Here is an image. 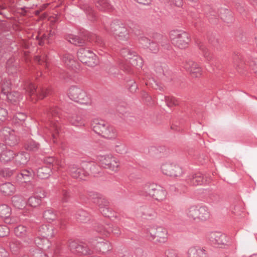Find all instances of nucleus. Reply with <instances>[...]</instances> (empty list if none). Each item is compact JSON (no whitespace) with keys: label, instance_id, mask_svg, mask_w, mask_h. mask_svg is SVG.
<instances>
[{"label":"nucleus","instance_id":"nucleus-36","mask_svg":"<svg viewBox=\"0 0 257 257\" xmlns=\"http://www.w3.org/2000/svg\"><path fill=\"white\" fill-rule=\"evenodd\" d=\"M26 91L30 96H32L33 94H35L36 92H37V90H36V89L35 85L32 83L30 84L28 86Z\"/></svg>","mask_w":257,"mask_h":257},{"label":"nucleus","instance_id":"nucleus-6","mask_svg":"<svg viewBox=\"0 0 257 257\" xmlns=\"http://www.w3.org/2000/svg\"><path fill=\"white\" fill-rule=\"evenodd\" d=\"M77 55L79 60L88 66L93 67L98 63L96 55L89 50L80 48Z\"/></svg>","mask_w":257,"mask_h":257},{"label":"nucleus","instance_id":"nucleus-21","mask_svg":"<svg viewBox=\"0 0 257 257\" xmlns=\"http://www.w3.org/2000/svg\"><path fill=\"white\" fill-rule=\"evenodd\" d=\"M15 156V154L13 151L6 150L3 151L1 154V160L4 162H7L13 159Z\"/></svg>","mask_w":257,"mask_h":257},{"label":"nucleus","instance_id":"nucleus-11","mask_svg":"<svg viewBox=\"0 0 257 257\" xmlns=\"http://www.w3.org/2000/svg\"><path fill=\"white\" fill-rule=\"evenodd\" d=\"M2 134L5 138L6 141L10 146L15 145L18 139L14 132L10 128H5L2 131Z\"/></svg>","mask_w":257,"mask_h":257},{"label":"nucleus","instance_id":"nucleus-28","mask_svg":"<svg viewBox=\"0 0 257 257\" xmlns=\"http://www.w3.org/2000/svg\"><path fill=\"white\" fill-rule=\"evenodd\" d=\"M59 129L60 126L58 123L55 122L51 123L50 130L52 133L54 139L55 138L56 135L58 133Z\"/></svg>","mask_w":257,"mask_h":257},{"label":"nucleus","instance_id":"nucleus-57","mask_svg":"<svg viewBox=\"0 0 257 257\" xmlns=\"http://www.w3.org/2000/svg\"><path fill=\"white\" fill-rule=\"evenodd\" d=\"M39 45H42V42L41 41L39 42Z\"/></svg>","mask_w":257,"mask_h":257},{"label":"nucleus","instance_id":"nucleus-17","mask_svg":"<svg viewBox=\"0 0 257 257\" xmlns=\"http://www.w3.org/2000/svg\"><path fill=\"white\" fill-rule=\"evenodd\" d=\"M0 189L1 192L6 195H12L15 192V186L10 183L2 185Z\"/></svg>","mask_w":257,"mask_h":257},{"label":"nucleus","instance_id":"nucleus-44","mask_svg":"<svg viewBox=\"0 0 257 257\" xmlns=\"http://www.w3.org/2000/svg\"><path fill=\"white\" fill-rule=\"evenodd\" d=\"M72 123L75 125L84 126V121L81 118L78 117L76 120L72 121Z\"/></svg>","mask_w":257,"mask_h":257},{"label":"nucleus","instance_id":"nucleus-30","mask_svg":"<svg viewBox=\"0 0 257 257\" xmlns=\"http://www.w3.org/2000/svg\"><path fill=\"white\" fill-rule=\"evenodd\" d=\"M96 6L102 10H104L108 7V3L106 0H96Z\"/></svg>","mask_w":257,"mask_h":257},{"label":"nucleus","instance_id":"nucleus-13","mask_svg":"<svg viewBox=\"0 0 257 257\" xmlns=\"http://www.w3.org/2000/svg\"><path fill=\"white\" fill-rule=\"evenodd\" d=\"M111 28L114 34L117 36L119 40H123L128 38L127 30L123 25H113Z\"/></svg>","mask_w":257,"mask_h":257},{"label":"nucleus","instance_id":"nucleus-15","mask_svg":"<svg viewBox=\"0 0 257 257\" xmlns=\"http://www.w3.org/2000/svg\"><path fill=\"white\" fill-rule=\"evenodd\" d=\"M189 257H207L205 251L197 246H192L188 249Z\"/></svg>","mask_w":257,"mask_h":257},{"label":"nucleus","instance_id":"nucleus-4","mask_svg":"<svg viewBox=\"0 0 257 257\" xmlns=\"http://www.w3.org/2000/svg\"><path fill=\"white\" fill-rule=\"evenodd\" d=\"M148 236L151 239L160 243H164L168 239L167 230L162 226H153L147 229Z\"/></svg>","mask_w":257,"mask_h":257},{"label":"nucleus","instance_id":"nucleus-7","mask_svg":"<svg viewBox=\"0 0 257 257\" xmlns=\"http://www.w3.org/2000/svg\"><path fill=\"white\" fill-rule=\"evenodd\" d=\"M161 170L164 174L171 177H180L183 174L182 169L179 165L170 162L163 163Z\"/></svg>","mask_w":257,"mask_h":257},{"label":"nucleus","instance_id":"nucleus-5","mask_svg":"<svg viewBox=\"0 0 257 257\" xmlns=\"http://www.w3.org/2000/svg\"><path fill=\"white\" fill-rule=\"evenodd\" d=\"M146 192L158 201H163L166 198L167 192L161 186L155 184H146L144 187Z\"/></svg>","mask_w":257,"mask_h":257},{"label":"nucleus","instance_id":"nucleus-48","mask_svg":"<svg viewBox=\"0 0 257 257\" xmlns=\"http://www.w3.org/2000/svg\"><path fill=\"white\" fill-rule=\"evenodd\" d=\"M0 257H8V252L2 247H0Z\"/></svg>","mask_w":257,"mask_h":257},{"label":"nucleus","instance_id":"nucleus-45","mask_svg":"<svg viewBox=\"0 0 257 257\" xmlns=\"http://www.w3.org/2000/svg\"><path fill=\"white\" fill-rule=\"evenodd\" d=\"M26 118V116L24 114L22 113H18L15 116L16 120H18L20 121H22L25 120Z\"/></svg>","mask_w":257,"mask_h":257},{"label":"nucleus","instance_id":"nucleus-8","mask_svg":"<svg viewBox=\"0 0 257 257\" xmlns=\"http://www.w3.org/2000/svg\"><path fill=\"white\" fill-rule=\"evenodd\" d=\"M69 98L78 103L86 104L89 103L86 93L82 89L76 86H72L68 91Z\"/></svg>","mask_w":257,"mask_h":257},{"label":"nucleus","instance_id":"nucleus-26","mask_svg":"<svg viewBox=\"0 0 257 257\" xmlns=\"http://www.w3.org/2000/svg\"><path fill=\"white\" fill-rule=\"evenodd\" d=\"M62 61L67 66L69 67H72L75 63V60L73 59V57L68 54L63 55Z\"/></svg>","mask_w":257,"mask_h":257},{"label":"nucleus","instance_id":"nucleus-10","mask_svg":"<svg viewBox=\"0 0 257 257\" xmlns=\"http://www.w3.org/2000/svg\"><path fill=\"white\" fill-rule=\"evenodd\" d=\"M184 67L193 78L199 77L202 75L201 68L194 61H188L186 62Z\"/></svg>","mask_w":257,"mask_h":257},{"label":"nucleus","instance_id":"nucleus-34","mask_svg":"<svg viewBox=\"0 0 257 257\" xmlns=\"http://www.w3.org/2000/svg\"><path fill=\"white\" fill-rule=\"evenodd\" d=\"M21 244L18 241L12 242L10 244V249L14 253L17 252L21 248Z\"/></svg>","mask_w":257,"mask_h":257},{"label":"nucleus","instance_id":"nucleus-2","mask_svg":"<svg viewBox=\"0 0 257 257\" xmlns=\"http://www.w3.org/2000/svg\"><path fill=\"white\" fill-rule=\"evenodd\" d=\"M97 160L100 166L110 171L117 172L120 169V162L115 157L111 155H100Z\"/></svg>","mask_w":257,"mask_h":257},{"label":"nucleus","instance_id":"nucleus-24","mask_svg":"<svg viewBox=\"0 0 257 257\" xmlns=\"http://www.w3.org/2000/svg\"><path fill=\"white\" fill-rule=\"evenodd\" d=\"M44 197L45 195L44 194H43V196L37 195L31 197L28 200V204L32 207H37L41 203V198Z\"/></svg>","mask_w":257,"mask_h":257},{"label":"nucleus","instance_id":"nucleus-49","mask_svg":"<svg viewBox=\"0 0 257 257\" xmlns=\"http://www.w3.org/2000/svg\"><path fill=\"white\" fill-rule=\"evenodd\" d=\"M2 174L4 176H10L12 175V173L11 172H8L7 170H2L1 171Z\"/></svg>","mask_w":257,"mask_h":257},{"label":"nucleus","instance_id":"nucleus-42","mask_svg":"<svg viewBox=\"0 0 257 257\" xmlns=\"http://www.w3.org/2000/svg\"><path fill=\"white\" fill-rule=\"evenodd\" d=\"M132 63L133 65H135L136 66H138L140 67H142V60L140 58H136L135 59H132Z\"/></svg>","mask_w":257,"mask_h":257},{"label":"nucleus","instance_id":"nucleus-54","mask_svg":"<svg viewBox=\"0 0 257 257\" xmlns=\"http://www.w3.org/2000/svg\"><path fill=\"white\" fill-rule=\"evenodd\" d=\"M4 149V146L3 145H1L0 144V153L2 152V151H3Z\"/></svg>","mask_w":257,"mask_h":257},{"label":"nucleus","instance_id":"nucleus-47","mask_svg":"<svg viewBox=\"0 0 257 257\" xmlns=\"http://www.w3.org/2000/svg\"><path fill=\"white\" fill-rule=\"evenodd\" d=\"M130 85V91L132 92L136 91V90L137 89V85L136 82H135L134 81H131Z\"/></svg>","mask_w":257,"mask_h":257},{"label":"nucleus","instance_id":"nucleus-52","mask_svg":"<svg viewBox=\"0 0 257 257\" xmlns=\"http://www.w3.org/2000/svg\"><path fill=\"white\" fill-rule=\"evenodd\" d=\"M58 112L55 109H53L51 111V113L52 114V115H55L56 113H57Z\"/></svg>","mask_w":257,"mask_h":257},{"label":"nucleus","instance_id":"nucleus-35","mask_svg":"<svg viewBox=\"0 0 257 257\" xmlns=\"http://www.w3.org/2000/svg\"><path fill=\"white\" fill-rule=\"evenodd\" d=\"M199 49L201 51L202 54L204 57H205L207 60L211 59L210 53L205 46L201 45L200 46Z\"/></svg>","mask_w":257,"mask_h":257},{"label":"nucleus","instance_id":"nucleus-18","mask_svg":"<svg viewBox=\"0 0 257 257\" xmlns=\"http://www.w3.org/2000/svg\"><path fill=\"white\" fill-rule=\"evenodd\" d=\"M9 88L8 87L6 89L5 88H2V93L6 94L7 98L12 102H15L19 99L20 95L18 92H9Z\"/></svg>","mask_w":257,"mask_h":257},{"label":"nucleus","instance_id":"nucleus-40","mask_svg":"<svg viewBox=\"0 0 257 257\" xmlns=\"http://www.w3.org/2000/svg\"><path fill=\"white\" fill-rule=\"evenodd\" d=\"M7 114V111L5 109L0 108V122L6 119Z\"/></svg>","mask_w":257,"mask_h":257},{"label":"nucleus","instance_id":"nucleus-53","mask_svg":"<svg viewBox=\"0 0 257 257\" xmlns=\"http://www.w3.org/2000/svg\"><path fill=\"white\" fill-rule=\"evenodd\" d=\"M136 1L141 4H145V3L147 2V0H136Z\"/></svg>","mask_w":257,"mask_h":257},{"label":"nucleus","instance_id":"nucleus-31","mask_svg":"<svg viewBox=\"0 0 257 257\" xmlns=\"http://www.w3.org/2000/svg\"><path fill=\"white\" fill-rule=\"evenodd\" d=\"M48 90L47 89L39 88L37 91V96L39 99H43L48 94Z\"/></svg>","mask_w":257,"mask_h":257},{"label":"nucleus","instance_id":"nucleus-33","mask_svg":"<svg viewBox=\"0 0 257 257\" xmlns=\"http://www.w3.org/2000/svg\"><path fill=\"white\" fill-rule=\"evenodd\" d=\"M15 232L17 236H22L26 232V228L24 226L20 225L15 229Z\"/></svg>","mask_w":257,"mask_h":257},{"label":"nucleus","instance_id":"nucleus-16","mask_svg":"<svg viewBox=\"0 0 257 257\" xmlns=\"http://www.w3.org/2000/svg\"><path fill=\"white\" fill-rule=\"evenodd\" d=\"M117 135L116 130L113 126L108 124L102 137L106 139H112L115 138Z\"/></svg>","mask_w":257,"mask_h":257},{"label":"nucleus","instance_id":"nucleus-12","mask_svg":"<svg viewBox=\"0 0 257 257\" xmlns=\"http://www.w3.org/2000/svg\"><path fill=\"white\" fill-rule=\"evenodd\" d=\"M91 125L93 131L101 137L108 125V124L103 120L97 119L93 120Z\"/></svg>","mask_w":257,"mask_h":257},{"label":"nucleus","instance_id":"nucleus-20","mask_svg":"<svg viewBox=\"0 0 257 257\" xmlns=\"http://www.w3.org/2000/svg\"><path fill=\"white\" fill-rule=\"evenodd\" d=\"M29 160V156L27 153H22L16 157V163L18 165H24Z\"/></svg>","mask_w":257,"mask_h":257},{"label":"nucleus","instance_id":"nucleus-9","mask_svg":"<svg viewBox=\"0 0 257 257\" xmlns=\"http://www.w3.org/2000/svg\"><path fill=\"white\" fill-rule=\"evenodd\" d=\"M52 229L47 225H43L39 229V235L44 238L38 237L35 240V243L38 245L44 247L48 244V240L46 238L53 235Z\"/></svg>","mask_w":257,"mask_h":257},{"label":"nucleus","instance_id":"nucleus-25","mask_svg":"<svg viewBox=\"0 0 257 257\" xmlns=\"http://www.w3.org/2000/svg\"><path fill=\"white\" fill-rule=\"evenodd\" d=\"M11 214L10 208L6 204H3L0 206V216L3 218H7Z\"/></svg>","mask_w":257,"mask_h":257},{"label":"nucleus","instance_id":"nucleus-1","mask_svg":"<svg viewBox=\"0 0 257 257\" xmlns=\"http://www.w3.org/2000/svg\"><path fill=\"white\" fill-rule=\"evenodd\" d=\"M186 215L190 219L197 222L205 221L210 216L207 208L199 205H193L188 207L186 210Z\"/></svg>","mask_w":257,"mask_h":257},{"label":"nucleus","instance_id":"nucleus-29","mask_svg":"<svg viewBox=\"0 0 257 257\" xmlns=\"http://www.w3.org/2000/svg\"><path fill=\"white\" fill-rule=\"evenodd\" d=\"M75 243H73V244L71 245V247L72 249L74 248V245ZM76 251L78 252H80L83 254H86L87 253H89L88 251H87L86 249L84 248L83 246L80 245H77L76 246H75Z\"/></svg>","mask_w":257,"mask_h":257},{"label":"nucleus","instance_id":"nucleus-39","mask_svg":"<svg viewBox=\"0 0 257 257\" xmlns=\"http://www.w3.org/2000/svg\"><path fill=\"white\" fill-rule=\"evenodd\" d=\"M39 148V145L35 142H31L27 146V149L30 151H36Z\"/></svg>","mask_w":257,"mask_h":257},{"label":"nucleus","instance_id":"nucleus-56","mask_svg":"<svg viewBox=\"0 0 257 257\" xmlns=\"http://www.w3.org/2000/svg\"><path fill=\"white\" fill-rule=\"evenodd\" d=\"M54 33H52L51 31L49 33V35L50 36L53 35Z\"/></svg>","mask_w":257,"mask_h":257},{"label":"nucleus","instance_id":"nucleus-27","mask_svg":"<svg viewBox=\"0 0 257 257\" xmlns=\"http://www.w3.org/2000/svg\"><path fill=\"white\" fill-rule=\"evenodd\" d=\"M67 40L71 44L75 45H80L83 43V41L80 39L78 37L74 35L69 36Z\"/></svg>","mask_w":257,"mask_h":257},{"label":"nucleus","instance_id":"nucleus-55","mask_svg":"<svg viewBox=\"0 0 257 257\" xmlns=\"http://www.w3.org/2000/svg\"><path fill=\"white\" fill-rule=\"evenodd\" d=\"M48 5V4H45V5H44L43 6V9H44L45 8H46L47 6Z\"/></svg>","mask_w":257,"mask_h":257},{"label":"nucleus","instance_id":"nucleus-50","mask_svg":"<svg viewBox=\"0 0 257 257\" xmlns=\"http://www.w3.org/2000/svg\"><path fill=\"white\" fill-rule=\"evenodd\" d=\"M37 37H40L41 39H42L43 40H45L47 39V34H44L41 36V33H40Z\"/></svg>","mask_w":257,"mask_h":257},{"label":"nucleus","instance_id":"nucleus-32","mask_svg":"<svg viewBox=\"0 0 257 257\" xmlns=\"http://www.w3.org/2000/svg\"><path fill=\"white\" fill-rule=\"evenodd\" d=\"M44 161L46 164H52L53 166L54 167L53 168V169H58V167H55V165H58V162L56 161L53 157H47L45 159Z\"/></svg>","mask_w":257,"mask_h":257},{"label":"nucleus","instance_id":"nucleus-41","mask_svg":"<svg viewBox=\"0 0 257 257\" xmlns=\"http://www.w3.org/2000/svg\"><path fill=\"white\" fill-rule=\"evenodd\" d=\"M44 217L48 220H53L55 218V215L53 214L52 211L48 210L44 213Z\"/></svg>","mask_w":257,"mask_h":257},{"label":"nucleus","instance_id":"nucleus-19","mask_svg":"<svg viewBox=\"0 0 257 257\" xmlns=\"http://www.w3.org/2000/svg\"><path fill=\"white\" fill-rule=\"evenodd\" d=\"M33 173L28 170H23L18 175V181L21 182L29 181L33 177Z\"/></svg>","mask_w":257,"mask_h":257},{"label":"nucleus","instance_id":"nucleus-43","mask_svg":"<svg viewBox=\"0 0 257 257\" xmlns=\"http://www.w3.org/2000/svg\"><path fill=\"white\" fill-rule=\"evenodd\" d=\"M225 238V236L223 235H221L218 234L215 238L216 242L218 244H224L223 239Z\"/></svg>","mask_w":257,"mask_h":257},{"label":"nucleus","instance_id":"nucleus-37","mask_svg":"<svg viewBox=\"0 0 257 257\" xmlns=\"http://www.w3.org/2000/svg\"><path fill=\"white\" fill-rule=\"evenodd\" d=\"M9 233V229L6 226H0V237L7 235Z\"/></svg>","mask_w":257,"mask_h":257},{"label":"nucleus","instance_id":"nucleus-3","mask_svg":"<svg viewBox=\"0 0 257 257\" xmlns=\"http://www.w3.org/2000/svg\"><path fill=\"white\" fill-rule=\"evenodd\" d=\"M170 38L172 44L180 48L187 47L190 41L188 34L181 30L172 31Z\"/></svg>","mask_w":257,"mask_h":257},{"label":"nucleus","instance_id":"nucleus-51","mask_svg":"<svg viewBox=\"0 0 257 257\" xmlns=\"http://www.w3.org/2000/svg\"><path fill=\"white\" fill-rule=\"evenodd\" d=\"M142 41H147V42H148V43H149V46H147V45H146V46H147V47H150V49H151V48H152V47H151V43L150 42V40H148L147 39L144 38V39H142Z\"/></svg>","mask_w":257,"mask_h":257},{"label":"nucleus","instance_id":"nucleus-38","mask_svg":"<svg viewBox=\"0 0 257 257\" xmlns=\"http://www.w3.org/2000/svg\"><path fill=\"white\" fill-rule=\"evenodd\" d=\"M165 100L166 103H167V105L169 106H172L173 105H176L177 104L176 102L175 99L173 97L166 96Z\"/></svg>","mask_w":257,"mask_h":257},{"label":"nucleus","instance_id":"nucleus-14","mask_svg":"<svg viewBox=\"0 0 257 257\" xmlns=\"http://www.w3.org/2000/svg\"><path fill=\"white\" fill-rule=\"evenodd\" d=\"M70 173L73 178L80 179H83L88 175V173L83 168L77 166L71 167L70 169Z\"/></svg>","mask_w":257,"mask_h":257},{"label":"nucleus","instance_id":"nucleus-22","mask_svg":"<svg viewBox=\"0 0 257 257\" xmlns=\"http://www.w3.org/2000/svg\"><path fill=\"white\" fill-rule=\"evenodd\" d=\"M203 176L200 173H196L193 175L189 179V183L192 185H198L203 182Z\"/></svg>","mask_w":257,"mask_h":257},{"label":"nucleus","instance_id":"nucleus-23","mask_svg":"<svg viewBox=\"0 0 257 257\" xmlns=\"http://www.w3.org/2000/svg\"><path fill=\"white\" fill-rule=\"evenodd\" d=\"M51 169L47 167H43L39 168L37 171V174L39 178L45 179L48 178L51 174Z\"/></svg>","mask_w":257,"mask_h":257},{"label":"nucleus","instance_id":"nucleus-46","mask_svg":"<svg viewBox=\"0 0 257 257\" xmlns=\"http://www.w3.org/2000/svg\"><path fill=\"white\" fill-rule=\"evenodd\" d=\"M36 61H37L40 64H42L43 62H45L46 59L45 56H37L36 57Z\"/></svg>","mask_w":257,"mask_h":257}]
</instances>
